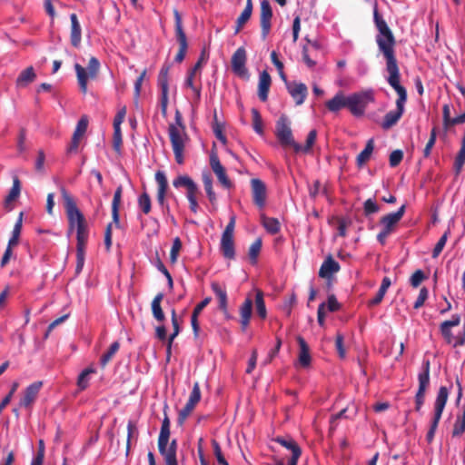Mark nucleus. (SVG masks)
Segmentation results:
<instances>
[{
	"label": "nucleus",
	"mask_w": 465,
	"mask_h": 465,
	"mask_svg": "<svg viewBox=\"0 0 465 465\" xmlns=\"http://www.w3.org/2000/svg\"><path fill=\"white\" fill-rule=\"evenodd\" d=\"M272 79L267 71H263L259 76L258 96L261 101L265 102L268 99V93Z\"/></svg>",
	"instance_id": "412c9836"
},
{
	"label": "nucleus",
	"mask_w": 465,
	"mask_h": 465,
	"mask_svg": "<svg viewBox=\"0 0 465 465\" xmlns=\"http://www.w3.org/2000/svg\"><path fill=\"white\" fill-rule=\"evenodd\" d=\"M448 397H449V390L447 389V387L441 386L438 391V395L436 397L435 403H434L433 420L431 421L430 428L426 435V439L429 442H431L434 438V434L437 430L440 420L441 418V414L445 408L446 402L448 401Z\"/></svg>",
	"instance_id": "39448f33"
},
{
	"label": "nucleus",
	"mask_w": 465,
	"mask_h": 465,
	"mask_svg": "<svg viewBox=\"0 0 465 465\" xmlns=\"http://www.w3.org/2000/svg\"><path fill=\"white\" fill-rule=\"evenodd\" d=\"M21 185L20 181L17 177H15L13 180V186L5 197V203L8 204L9 203L15 201L20 194Z\"/></svg>",
	"instance_id": "58836bf2"
},
{
	"label": "nucleus",
	"mask_w": 465,
	"mask_h": 465,
	"mask_svg": "<svg viewBox=\"0 0 465 465\" xmlns=\"http://www.w3.org/2000/svg\"><path fill=\"white\" fill-rule=\"evenodd\" d=\"M364 214L369 216L372 213H376L380 211V206L371 198L366 200L363 203Z\"/></svg>",
	"instance_id": "c03bdc74"
},
{
	"label": "nucleus",
	"mask_w": 465,
	"mask_h": 465,
	"mask_svg": "<svg viewBox=\"0 0 465 465\" xmlns=\"http://www.w3.org/2000/svg\"><path fill=\"white\" fill-rule=\"evenodd\" d=\"M275 441L280 443L282 446L285 447L286 449L292 450V453L293 454L296 449H300V447L297 445V443L292 439H284V438H277L275 439Z\"/></svg>",
	"instance_id": "8fccbe9b"
},
{
	"label": "nucleus",
	"mask_w": 465,
	"mask_h": 465,
	"mask_svg": "<svg viewBox=\"0 0 465 465\" xmlns=\"http://www.w3.org/2000/svg\"><path fill=\"white\" fill-rule=\"evenodd\" d=\"M62 197L64 203V208L68 220V234L72 233L75 228L87 224L84 214L76 206L75 202L65 188H61Z\"/></svg>",
	"instance_id": "7ed1b4c3"
},
{
	"label": "nucleus",
	"mask_w": 465,
	"mask_h": 465,
	"mask_svg": "<svg viewBox=\"0 0 465 465\" xmlns=\"http://www.w3.org/2000/svg\"><path fill=\"white\" fill-rule=\"evenodd\" d=\"M252 310V301L247 298L240 308L241 319H250Z\"/></svg>",
	"instance_id": "49530a36"
},
{
	"label": "nucleus",
	"mask_w": 465,
	"mask_h": 465,
	"mask_svg": "<svg viewBox=\"0 0 465 465\" xmlns=\"http://www.w3.org/2000/svg\"><path fill=\"white\" fill-rule=\"evenodd\" d=\"M166 408H167V405H165L164 410ZM169 438H170V420L166 414V411H164V418L162 422L159 439H160L161 442H164L166 440H169Z\"/></svg>",
	"instance_id": "4c0bfd02"
},
{
	"label": "nucleus",
	"mask_w": 465,
	"mask_h": 465,
	"mask_svg": "<svg viewBox=\"0 0 465 465\" xmlns=\"http://www.w3.org/2000/svg\"><path fill=\"white\" fill-rule=\"evenodd\" d=\"M373 17L379 32L376 35V43L379 50L386 58V69L389 73L387 81L398 94L397 100H407L406 89L400 84V72L394 55L395 39L393 34L384 19L379 15L376 7L374 8Z\"/></svg>",
	"instance_id": "f257e3e1"
},
{
	"label": "nucleus",
	"mask_w": 465,
	"mask_h": 465,
	"mask_svg": "<svg viewBox=\"0 0 465 465\" xmlns=\"http://www.w3.org/2000/svg\"><path fill=\"white\" fill-rule=\"evenodd\" d=\"M373 140L370 139L365 148L360 153V154L357 156V164L359 166H362L371 157L372 152H373Z\"/></svg>",
	"instance_id": "f704fd0d"
},
{
	"label": "nucleus",
	"mask_w": 465,
	"mask_h": 465,
	"mask_svg": "<svg viewBox=\"0 0 465 465\" xmlns=\"http://www.w3.org/2000/svg\"><path fill=\"white\" fill-rule=\"evenodd\" d=\"M221 251L225 258H227V259L234 258L235 252H234L233 236L222 234Z\"/></svg>",
	"instance_id": "393cba45"
},
{
	"label": "nucleus",
	"mask_w": 465,
	"mask_h": 465,
	"mask_svg": "<svg viewBox=\"0 0 465 465\" xmlns=\"http://www.w3.org/2000/svg\"><path fill=\"white\" fill-rule=\"evenodd\" d=\"M460 323V317L458 314L452 315L451 319L445 321L440 324V333L447 343L452 344L455 341V337L451 332V328L458 326Z\"/></svg>",
	"instance_id": "a211bd4d"
},
{
	"label": "nucleus",
	"mask_w": 465,
	"mask_h": 465,
	"mask_svg": "<svg viewBox=\"0 0 465 465\" xmlns=\"http://www.w3.org/2000/svg\"><path fill=\"white\" fill-rule=\"evenodd\" d=\"M155 181L158 185V191H157V201L158 203L163 205V210H166L169 212V206H165V193L168 187V183L166 176L164 173L158 171L155 173Z\"/></svg>",
	"instance_id": "aec40b11"
},
{
	"label": "nucleus",
	"mask_w": 465,
	"mask_h": 465,
	"mask_svg": "<svg viewBox=\"0 0 465 465\" xmlns=\"http://www.w3.org/2000/svg\"><path fill=\"white\" fill-rule=\"evenodd\" d=\"M341 267L331 255H329L321 265L319 276L323 279H331V276L340 271Z\"/></svg>",
	"instance_id": "6ab92c4d"
},
{
	"label": "nucleus",
	"mask_w": 465,
	"mask_h": 465,
	"mask_svg": "<svg viewBox=\"0 0 465 465\" xmlns=\"http://www.w3.org/2000/svg\"><path fill=\"white\" fill-rule=\"evenodd\" d=\"M212 290L219 300V307L222 310H226L227 308V293L226 291L221 288V286L217 282L212 283Z\"/></svg>",
	"instance_id": "c9c22d12"
},
{
	"label": "nucleus",
	"mask_w": 465,
	"mask_h": 465,
	"mask_svg": "<svg viewBox=\"0 0 465 465\" xmlns=\"http://www.w3.org/2000/svg\"><path fill=\"white\" fill-rule=\"evenodd\" d=\"M286 88L297 105L303 104L308 94L307 86L304 84L286 82Z\"/></svg>",
	"instance_id": "2eb2a0df"
},
{
	"label": "nucleus",
	"mask_w": 465,
	"mask_h": 465,
	"mask_svg": "<svg viewBox=\"0 0 465 465\" xmlns=\"http://www.w3.org/2000/svg\"><path fill=\"white\" fill-rule=\"evenodd\" d=\"M169 440L161 442L158 439V448L160 453L163 455L166 465H177L176 452L173 449L168 448Z\"/></svg>",
	"instance_id": "b1692460"
},
{
	"label": "nucleus",
	"mask_w": 465,
	"mask_h": 465,
	"mask_svg": "<svg viewBox=\"0 0 465 465\" xmlns=\"http://www.w3.org/2000/svg\"><path fill=\"white\" fill-rule=\"evenodd\" d=\"M427 298H428V290L423 287L420 291L419 296L414 303V308L415 309L420 308L424 304Z\"/></svg>",
	"instance_id": "680f3d73"
},
{
	"label": "nucleus",
	"mask_w": 465,
	"mask_h": 465,
	"mask_svg": "<svg viewBox=\"0 0 465 465\" xmlns=\"http://www.w3.org/2000/svg\"><path fill=\"white\" fill-rule=\"evenodd\" d=\"M196 193L197 192H187L186 197L190 203V209L193 213H197L198 211V203L196 200Z\"/></svg>",
	"instance_id": "e2e57ef3"
},
{
	"label": "nucleus",
	"mask_w": 465,
	"mask_h": 465,
	"mask_svg": "<svg viewBox=\"0 0 465 465\" xmlns=\"http://www.w3.org/2000/svg\"><path fill=\"white\" fill-rule=\"evenodd\" d=\"M465 431V420H460L458 418L455 421L452 435L454 437L461 435Z\"/></svg>",
	"instance_id": "0e129e2a"
},
{
	"label": "nucleus",
	"mask_w": 465,
	"mask_h": 465,
	"mask_svg": "<svg viewBox=\"0 0 465 465\" xmlns=\"http://www.w3.org/2000/svg\"><path fill=\"white\" fill-rule=\"evenodd\" d=\"M272 17V11L268 0L261 2V28L262 38L264 40L271 31V20Z\"/></svg>",
	"instance_id": "f8f14e48"
},
{
	"label": "nucleus",
	"mask_w": 465,
	"mask_h": 465,
	"mask_svg": "<svg viewBox=\"0 0 465 465\" xmlns=\"http://www.w3.org/2000/svg\"><path fill=\"white\" fill-rule=\"evenodd\" d=\"M262 223L271 234H275L280 231V223L276 218L262 215Z\"/></svg>",
	"instance_id": "473e14b6"
},
{
	"label": "nucleus",
	"mask_w": 465,
	"mask_h": 465,
	"mask_svg": "<svg viewBox=\"0 0 465 465\" xmlns=\"http://www.w3.org/2000/svg\"><path fill=\"white\" fill-rule=\"evenodd\" d=\"M335 346L341 358H344L346 355L345 349L343 347V337L338 334L335 341Z\"/></svg>",
	"instance_id": "69168bd1"
},
{
	"label": "nucleus",
	"mask_w": 465,
	"mask_h": 465,
	"mask_svg": "<svg viewBox=\"0 0 465 465\" xmlns=\"http://www.w3.org/2000/svg\"><path fill=\"white\" fill-rule=\"evenodd\" d=\"M245 63L246 52L244 48L240 47L234 52V54L232 56L231 64L232 71L240 76L245 75L247 73Z\"/></svg>",
	"instance_id": "dca6fc26"
},
{
	"label": "nucleus",
	"mask_w": 465,
	"mask_h": 465,
	"mask_svg": "<svg viewBox=\"0 0 465 465\" xmlns=\"http://www.w3.org/2000/svg\"><path fill=\"white\" fill-rule=\"evenodd\" d=\"M170 65H164L159 74V85L161 89H163V87L168 89V73H169Z\"/></svg>",
	"instance_id": "3c124183"
},
{
	"label": "nucleus",
	"mask_w": 465,
	"mask_h": 465,
	"mask_svg": "<svg viewBox=\"0 0 465 465\" xmlns=\"http://www.w3.org/2000/svg\"><path fill=\"white\" fill-rule=\"evenodd\" d=\"M173 184L178 188L181 186L186 187L187 192H198L196 183L188 175H180L173 180Z\"/></svg>",
	"instance_id": "7c9ffc66"
},
{
	"label": "nucleus",
	"mask_w": 465,
	"mask_h": 465,
	"mask_svg": "<svg viewBox=\"0 0 465 465\" xmlns=\"http://www.w3.org/2000/svg\"><path fill=\"white\" fill-rule=\"evenodd\" d=\"M403 158V153L401 150H395L390 154V164L391 167L397 166Z\"/></svg>",
	"instance_id": "6e6d98bb"
},
{
	"label": "nucleus",
	"mask_w": 465,
	"mask_h": 465,
	"mask_svg": "<svg viewBox=\"0 0 465 465\" xmlns=\"http://www.w3.org/2000/svg\"><path fill=\"white\" fill-rule=\"evenodd\" d=\"M213 133L215 134V136L217 137V139H219L223 143H225L226 138L223 134L222 125L217 122L216 114H214V124L213 126Z\"/></svg>",
	"instance_id": "052dcab7"
},
{
	"label": "nucleus",
	"mask_w": 465,
	"mask_h": 465,
	"mask_svg": "<svg viewBox=\"0 0 465 465\" xmlns=\"http://www.w3.org/2000/svg\"><path fill=\"white\" fill-rule=\"evenodd\" d=\"M174 19H175V33L176 38L179 43L180 47L187 48V40L186 35L183 32L182 25V18L178 11H174Z\"/></svg>",
	"instance_id": "c85d7f7f"
},
{
	"label": "nucleus",
	"mask_w": 465,
	"mask_h": 465,
	"mask_svg": "<svg viewBox=\"0 0 465 465\" xmlns=\"http://www.w3.org/2000/svg\"><path fill=\"white\" fill-rule=\"evenodd\" d=\"M70 20H71V44L74 47H78L81 44L82 39V30L81 25L79 24L77 15L75 14L70 15Z\"/></svg>",
	"instance_id": "5701e85b"
},
{
	"label": "nucleus",
	"mask_w": 465,
	"mask_h": 465,
	"mask_svg": "<svg viewBox=\"0 0 465 465\" xmlns=\"http://www.w3.org/2000/svg\"><path fill=\"white\" fill-rule=\"evenodd\" d=\"M85 260V249H76V266L75 274L78 275L83 271Z\"/></svg>",
	"instance_id": "37998d69"
},
{
	"label": "nucleus",
	"mask_w": 465,
	"mask_h": 465,
	"mask_svg": "<svg viewBox=\"0 0 465 465\" xmlns=\"http://www.w3.org/2000/svg\"><path fill=\"white\" fill-rule=\"evenodd\" d=\"M116 352V341H114L106 353H104L100 360V364L104 367L113 355Z\"/></svg>",
	"instance_id": "603ef678"
},
{
	"label": "nucleus",
	"mask_w": 465,
	"mask_h": 465,
	"mask_svg": "<svg viewBox=\"0 0 465 465\" xmlns=\"http://www.w3.org/2000/svg\"><path fill=\"white\" fill-rule=\"evenodd\" d=\"M193 409H194L193 406L186 403L185 406L179 411L178 423L182 425L184 422V420L187 419V417L190 415V413L193 411Z\"/></svg>",
	"instance_id": "864d4df0"
},
{
	"label": "nucleus",
	"mask_w": 465,
	"mask_h": 465,
	"mask_svg": "<svg viewBox=\"0 0 465 465\" xmlns=\"http://www.w3.org/2000/svg\"><path fill=\"white\" fill-rule=\"evenodd\" d=\"M210 164L221 184L225 188H230L232 186V182L227 177L225 169L220 163V160L215 153L211 154Z\"/></svg>",
	"instance_id": "4468645a"
},
{
	"label": "nucleus",
	"mask_w": 465,
	"mask_h": 465,
	"mask_svg": "<svg viewBox=\"0 0 465 465\" xmlns=\"http://www.w3.org/2000/svg\"><path fill=\"white\" fill-rule=\"evenodd\" d=\"M419 389L415 396L416 411H419L424 403L425 391L430 384V361H423V371L418 375Z\"/></svg>",
	"instance_id": "0eeeda50"
},
{
	"label": "nucleus",
	"mask_w": 465,
	"mask_h": 465,
	"mask_svg": "<svg viewBox=\"0 0 465 465\" xmlns=\"http://www.w3.org/2000/svg\"><path fill=\"white\" fill-rule=\"evenodd\" d=\"M251 184L253 202L257 206L262 208L265 205L266 186L260 179H252Z\"/></svg>",
	"instance_id": "f3484780"
},
{
	"label": "nucleus",
	"mask_w": 465,
	"mask_h": 465,
	"mask_svg": "<svg viewBox=\"0 0 465 465\" xmlns=\"http://www.w3.org/2000/svg\"><path fill=\"white\" fill-rule=\"evenodd\" d=\"M42 386V381H35L27 386L25 390L23 397L19 401V407L30 410L35 401Z\"/></svg>",
	"instance_id": "9d476101"
},
{
	"label": "nucleus",
	"mask_w": 465,
	"mask_h": 465,
	"mask_svg": "<svg viewBox=\"0 0 465 465\" xmlns=\"http://www.w3.org/2000/svg\"><path fill=\"white\" fill-rule=\"evenodd\" d=\"M406 205L402 204L395 213H388L381 218L380 223L381 229L389 232H392L404 215Z\"/></svg>",
	"instance_id": "9b49d317"
},
{
	"label": "nucleus",
	"mask_w": 465,
	"mask_h": 465,
	"mask_svg": "<svg viewBox=\"0 0 465 465\" xmlns=\"http://www.w3.org/2000/svg\"><path fill=\"white\" fill-rule=\"evenodd\" d=\"M275 134L282 143L286 146V143H292V133L291 129V123L287 116L282 115L276 123Z\"/></svg>",
	"instance_id": "6e6552de"
},
{
	"label": "nucleus",
	"mask_w": 465,
	"mask_h": 465,
	"mask_svg": "<svg viewBox=\"0 0 465 465\" xmlns=\"http://www.w3.org/2000/svg\"><path fill=\"white\" fill-rule=\"evenodd\" d=\"M297 342L300 347L298 363L302 367L307 368L311 364V355H310L309 346L306 343L305 340L302 336L297 337Z\"/></svg>",
	"instance_id": "4be33fe9"
},
{
	"label": "nucleus",
	"mask_w": 465,
	"mask_h": 465,
	"mask_svg": "<svg viewBox=\"0 0 465 465\" xmlns=\"http://www.w3.org/2000/svg\"><path fill=\"white\" fill-rule=\"evenodd\" d=\"M406 100H397L396 101V110L390 111L384 116L381 126L383 129L387 130L395 125L398 121L401 119L404 113V104Z\"/></svg>",
	"instance_id": "ddd939ff"
},
{
	"label": "nucleus",
	"mask_w": 465,
	"mask_h": 465,
	"mask_svg": "<svg viewBox=\"0 0 465 465\" xmlns=\"http://www.w3.org/2000/svg\"><path fill=\"white\" fill-rule=\"evenodd\" d=\"M252 125H253V129L254 131L258 134H262L263 131H262V117L259 114V112L253 108L252 110Z\"/></svg>",
	"instance_id": "de8ad7c7"
},
{
	"label": "nucleus",
	"mask_w": 465,
	"mask_h": 465,
	"mask_svg": "<svg viewBox=\"0 0 465 465\" xmlns=\"http://www.w3.org/2000/svg\"><path fill=\"white\" fill-rule=\"evenodd\" d=\"M100 63L97 58L91 57L87 68H84L79 64H74V69L80 89L83 93L87 90L88 78H94L99 71Z\"/></svg>",
	"instance_id": "423d86ee"
},
{
	"label": "nucleus",
	"mask_w": 465,
	"mask_h": 465,
	"mask_svg": "<svg viewBox=\"0 0 465 465\" xmlns=\"http://www.w3.org/2000/svg\"><path fill=\"white\" fill-rule=\"evenodd\" d=\"M200 399H201L200 386H199L198 382H195L193 384V391L190 394L189 400L186 403L195 407V405L199 402Z\"/></svg>",
	"instance_id": "a18cd8bd"
},
{
	"label": "nucleus",
	"mask_w": 465,
	"mask_h": 465,
	"mask_svg": "<svg viewBox=\"0 0 465 465\" xmlns=\"http://www.w3.org/2000/svg\"><path fill=\"white\" fill-rule=\"evenodd\" d=\"M261 249H262V240L261 239L255 240L252 242V244L250 246L249 257L252 260V263L256 262V260L261 252Z\"/></svg>",
	"instance_id": "a19ab883"
},
{
	"label": "nucleus",
	"mask_w": 465,
	"mask_h": 465,
	"mask_svg": "<svg viewBox=\"0 0 465 465\" xmlns=\"http://www.w3.org/2000/svg\"><path fill=\"white\" fill-rule=\"evenodd\" d=\"M317 137V132L316 130H312L308 134L307 139H306V144L303 146V153H309L314 144Z\"/></svg>",
	"instance_id": "5fc2aeb1"
},
{
	"label": "nucleus",
	"mask_w": 465,
	"mask_h": 465,
	"mask_svg": "<svg viewBox=\"0 0 465 465\" xmlns=\"http://www.w3.org/2000/svg\"><path fill=\"white\" fill-rule=\"evenodd\" d=\"M374 101L372 90L352 94L347 96V108L355 116H361L370 103Z\"/></svg>",
	"instance_id": "20e7f679"
},
{
	"label": "nucleus",
	"mask_w": 465,
	"mask_h": 465,
	"mask_svg": "<svg viewBox=\"0 0 465 465\" xmlns=\"http://www.w3.org/2000/svg\"><path fill=\"white\" fill-rule=\"evenodd\" d=\"M327 108L331 112H338L343 107H347V96L340 92L332 99L327 102Z\"/></svg>",
	"instance_id": "bb28decb"
},
{
	"label": "nucleus",
	"mask_w": 465,
	"mask_h": 465,
	"mask_svg": "<svg viewBox=\"0 0 465 465\" xmlns=\"http://www.w3.org/2000/svg\"><path fill=\"white\" fill-rule=\"evenodd\" d=\"M425 276L422 271H416L411 277L410 282L413 287H418L424 280Z\"/></svg>",
	"instance_id": "13d9d810"
},
{
	"label": "nucleus",
	"mask_w": 465,
	"mask_h": 465,
	"mask_svg": "<svg viewBox=\"0 0 465 465\" xmlns=\"http://www.w3.org/2000/svg\"><path fill=\"white\" fill-rule=\"evenodd\" d=\"M36 77L33 66H29L23 70L16 79V85L18 87H25L32 83Z\"/></svg>",
	"instance_id": "a878e982"
},
{
	"label": "nucleus",
	"mask_w": 465,
	"mask_h": 465,
	"mask_svg": "<svg viewBox=\"0 0 465 465\" xmlns=\"http://www.w3.org/2000/svg\"><path fill=\"white\" fill-rule=\"evenodd\" d=\"M138 203L140 209L144 213H148L151 211V200L146 193L140 195Z\"/></svg>",
	"instance_id": "09e8293b"
},
{
	"label": "nucleus",
	"mask_w": 465,
	"mask_h": 465,
	"mask_svg": "<svg viewBox=\"0 0 465 465\" xmlns=\"http://www.w3.org/2000/svg\"><path fill=\"white\" fill-rule=\"evenodd\" d=\"M181 247H182L181 242H180L179 238H176L173 241V246H172V250H171V260H172V262H174L176 261L177 254H178V252L180 251Z\"/></svg>",
	"instance_id": "338daca9"
},
{
	"label": "nucleus",
	"mask_w": 465,
	"mask_h": 465,
	"mask_svg": "<svg viewBox=\"0 0 465 465\" xmlns=\"http://www.w3.org/2000/svg\"><path fill=\"white\" fill-rule=\"evenodd\" d=\"M163 298V294L159 293L157 294L154 299L152 302V312L153 314V317L158 322H163L164 320V313L161 308V302Z\"/></svg>",
	"instance_id": "72a5a7b5"
},
{
	"label": "nucleus",
	"mask_w": 465,
	"mask_h": 465,
	"mask_svg": "<svg viewBox=\"0 0 465 465\" xmlns=\"http://www.w3.org/2000/svg\"><path fill=\"white\" fill-rule=\"evenodd\" d=\"M255 304H256V311H257L258 315L262 319L265 318L266 317V308H265V303L263 301L262 292L260 291L257 292V293H256Z\"/></svg>",
	"instance_id": "ea45409f"
},
{
	"label": "nucleus",
	"mask_w": 465,
	"mask_h": 465,
	"mask_svg": "<svg viewBox=\"0 0 465 465\" xmlns=\"http://www.w3.org/2000/svg\"><path fill=\"white\" fill-rule=\"evenodd\" d=\"M45 161V153L43 151H39L36 161H35L36 171L42 172L44 170Z\"/></svg>",
	"instance_id": "774afa93"
},
{
	"label": "nucleus",
	"mask_w": 465,
	"mask_h": 465,
	"mask_svg": "<svg viewBox=\"0 0 465 465\" xmlns=\"http://www.w3.org/2000/svg\"><path fill=\"white\" fill-rule=\"evenodd\" d=\"M450 234V230L446 231L443 235L440 238V240L438 241V242L436 243L433 251H432V257L433 258H437L440 253L441 252V251L443 250L445 244H446V242H447V239H448V236Z\"/></svg>",
	"instance_id": "79ce46f5"
},
{
	"label": "nucleus",
	"mask_w": 465,
	"mask_h": 465,
	"mask_svg": "<svg viewBox=\"0 0 465 465\" xmlns=\"http://www.w3.org/2000/svg\"><path fill=\"white\" fill-rule=\"evenodd\" d=\"M168 134L175 161L178 164H183L184 162L183 153L189 137L185 132L182 114L178 110L175 111L174 123L168 126Z\"/></svg>",
	"instance_id": "f03ea898"
},
{
	"label": "nucleus",
	"mask_w": 465,
	"mask_h": 465,
	"mask_svg": "<svg viewBox=\"0 0 465 465\" xmlns=\"http://www.w3.org/2000/svg\"><path fill=\"white\" fill-rule=\"evenodd\" d=\"M94 369L93 367H88L84 369L78 376L77 379V386L78 388L83 391L86 389L89 385L90 381V375L92 373H94Z\"/></svg>",
	"instance_id": "e433bc0d"
},
{
	"label": "nucleus",
	"mask_w": 465,
	"mask_h": 465,
	"mask_svg": "<svg viewBox=\"0 0 465 465\" xmlns=\"http://www.w3.org/2000/svg\"><path fill=\"white\" fill-rule=\"evenodd\" d=\"M252 13V0H247L245 8L237 18L235 34H238L244 24L250 19Z\"/></svg>",
	"instance_id": "c756f323"
},
{
	"label": "nucleus",
	"mask_w": 465,
	"mask_h": 465,
	"mask_svg": "<svg viewBox=\"0 0 465 465\" xmlns=\"http://www.w3.org/2000/svg\"><path fill=\"white\" fill-rule=\"evenodd\" d=\"M88 127V118L84 115L77 122L75 130L73 134L71 143L67 147V154L76 153L78 152L79 143L82 137L84 135Z\"/></svg>",
	"instance_id": "1a4fd4ad"
},
{
	"label": "nucleus",
	"mask_w": 465,
	"mask_h": 465,
	"mask_svg": "<svg viewBox=\"0 0 465 465\" xmlns=\"http://www.w3.org/2000/svg\"><path fill=\"white\" fill-rule=\"evenodd\" d=\"M202 180L203 183L204 190L212 204L216 203V194L213 189V178L209 172H203L202 173Z\"/></svg>",
	"instance_id": "cd10ccee"
},
{
	"label": "nucleus",
	"mask_w": 465,
	"mask_h": 465,
	"mask_svg": "<svg viewBox=\"0 0 465 465\" xmlns=\"http://www.w3.org/2000/svg\"><path fill=\"white\" fill-rule=\"evenodd\" d=\"M76 232V249H85L89 237L88 225L84 224L74 229Z\"/></svg>",
	"instance_id": "2f4dec72"
},
{
	"label": "nucleus",
	"mask_w": 465,
	"mask_h": 465,
	"mask_svg": "<svg viewBox=\"0 0 465 465\" xmlns=\"http://www.w3.org/2000/svg\"><path fill=\"white\" fill-rule=\"evenodd\" d=\"M465 163V140L462 141L461 148L456 157L455 166L460 170Z\"/></svg>",
	"instance_id": "4d7b16f0"
},
{
	"label": "nucleus",
	"mask_w": 465,
	"mask_h": 465,
	"mask_svg": "<svg viewBox=\"0 0 465 465\" xmlns=\"http://www.w3.org/2000/svg\"><path fill=\"white\" fill-rule=\"evenodd\" d=\"M112 233H113V223H110L104 232V245L106 251H109L112 246Z\"/></svg>",
	"instance_id": "bf43d9fd"
}]
</instances>
